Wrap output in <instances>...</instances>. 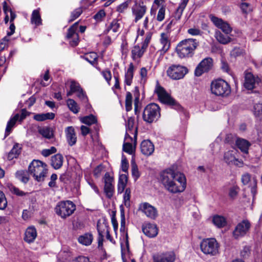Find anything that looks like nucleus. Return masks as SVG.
<instances>
[{"instance_id":"obj_15","label":"nucleus","mask_w":262,"mask_h":262,"mask_svg":"<svg viewBox=\"0 0 262 262\" xmlns=\"http://www.w3.org/2000/svg\"><path fill=\"white\" fill-rule=\"evenodd\" d=\"M213 67V60L210 57H207L201 61L196 67L194 74L196 76H200L203 73L207 72Z\"/></svg>"},{"instance_id":"obj_36","label":"nucleus","mask_w":262,"mask_h":262,"mask_svg":"<svg viewBox=\"0 0 262 262\" xmlns=\"http://www.w3.org/2000/svg\"><path fill=\"white\" fill-rule=\"evenodd\" d=\"M55 117V114L53 113L45 114H37L34 116L33 118L37 121H43L46 120H52Z\"/></svg>"},{"instance_id":"obj_12","label":"nucleus","mask_w":262,"mask_h":262,"mask_svg":"<svg viewBox=\"0 0 262 262\" xmlns=\"http://www.w3.org/2000/svg\"><path fill=\"white\" fill-rule=\"evenodd\" d=\"M29 115V113L26 109H23L20 116L18 114H16L13 117H11L7 124L5 138L7 137L10 134L17 121H22Z\"/></svg>"},{"instance_id":"obj_49","label":"nucleus","mask_w":262,"mask_h":262,"mask_svg":"<svg viewBox=\"0 0 262 262\" xmlns=\"http://www.w3.org/2000/svg\"><path fill=\"white\" fill-rule=\"evenodd\" d=\"M132 174L135 180H137L140 177L138 166L134 160L131 162Z\"/></svg>"},{"instance_id":"obj_44","label":"nucleus","mask_w":262,"mask_h":262,"mask_svg":"<svg viewBox=\"0 0 262 262\" xmlns=\"http://www.w3.org/2000/svg\"><path fill=\"white\" fill-rule=\"evenodd\" d=\"M82 123L90 125L97 122L96 118L93 115L83 117L80 119Z\"/></svg>"},{"instance_id":"obj_60","label":"nucleus","mask_w":262,"mask_h":262,"mask_svg":"<svg viewBox=\"0 0 262 262\" xmlns=\"http://www.w3.org/2000/svg\"><path fill=\"white\" fill-rule=\"evenodd\" d=\"M240 8L244 13H248L251 11L250 5L247 3H242L240 5Z\"/></svg>"},{"instance_id":"obj_11","label":"nucleus","mask_w":262,"mask_h":262,"mask_svg":"<svg viewBox=\"0 0 262 262\" xmlns=\"http://www.w3.org/2000/svg\"><path fill=\"white\" fill-rule=\"evenodd\" d=\"M251 225L248 220H244L235 226L233 236L235 239H238L245 236L249 232Z\"/></svg>"},{"instance_id":"obj_24","label":"nucleus","mask_w":262,"mask_h":262,"mask_svg":"<svg viewBox=\"0 0 262 262\" xmlns=\"http://www.w3.org/2000/svg\"><path fill=\"white\" fill-rule=\"evenodd\" d=\"M37 237V231L35 227L31 226L27 228L25 233L24 241L29 243H33Z\"/></svg>"},{"instance_id":"obj_37","label":"nucleus","mask_w":262,"mask_h":262,"mask_svg":"<svg viewBox=\"0 0 262 262\" xmlns=\"http://www.w3.org/2000/svg\"><path fill=\"white\" fill-rule=\"evenodd\" d=\"M145 49L143 48V47H140L138 45L134 47L132 50V56L133 59L140 58L145 51Z\"/></svg>"},{"instance_id":"obj_40","label":"nucleus","mask_w":262,"mask_h":262,"mask_svg":"<svg viewBox=\"0 0 262 262\" xmlns=\"http://www.w3.org/2000/svg\"><path fill=\"white\" fill-rule=\"evenodd\" d=\"M38 133L47 139H51L53 136L51 129L49 127H42L38 128Z\"/></svg>"},{"instance_id":"obj_55","label":"nucleus","mask_w":262,"mask_h":262,"mask_svg":"<svg viewBox=\"0 0 262 262\" xmlns=\"http://www.w3.org/2000/svg\"><path fill=\"white\" fill-rule=\"evenodd\" d=\"M104 167L102 165H101V164L99 165L94 170V171H93L94 176L96 178L100 177L101 173L104 171Z\"/></svg>"},{"instance_id":"obj_22","label":"nucleus","mask_w":262,"mask_h":262,"mask_svg":"<svg viewBox=\"0 0 262 262\" xmlns=\"http://www.w3.org/2000/svg\"><path fill=\"white\" fill-rule=\"evenodd\" d=\"M66 139L68 144L72 146L77 142V137L75 129L72 126H68L65 129Z\"/></svg>"},{"instance_id":"obj_63","label":"nucleus","mask_w":262,"mask_h":262,"mask_svg":"<svg viewBox=\"0 0 262 262\" xmlns=\"http://www.w3.org/2000/svg\"><path fill=\"white\" fill-rule=\"evenodd\" d=\"M101 74L102 75L104 79L106 80V81L110 84V82L112 79V75L111 71L109 70H104L101 72Z\"/></svg>"},{"instance_id":"obj_52","label":"nucleus","mask_w":262,"mask_h":262,"mask_svg":"<svg viewBox=\"0 0 262 262\" xmlns=\"http://www.w3.org/2000/svg\"><path fill=\"white\" fill-rule=\"evenodd\" d=\"M7 206V201L5 194L0 190V209L4 210Z\"/></svg>"},{"instance_id":"obj_59","label":"nucleus","mask_w":262,"mask_h":262,"mask_svg":"<svg viewBox=\"0 0 262 262\" xmlns=\"http://www.w3.org/2000/svg\"><path fill=\"white\" fill-rule=\"evenodd\" d=\"M244 53V50L239 48H234L231 52V55L234 57L239 56Z\"/></svg>"},{"instance_id":"obj_4","label":"nucleus","mask_w":262,"mask_h":262,"mask_svg":"<svg viewBox=\"0 0 262 262\" xmlns=\"http://www.w3.org/2000/svg\"><path fill=\"white\" fill-rule=\"evenodd\" d=\"M75 210L76 206L71 201H60L55 208L56 213L62 219L70 216Z\"/></svg>"},{"instance_id":"obj_19","label":"nucleus","mask_w":262,"mask_h":262,"mask_svg":"<svg viewBox=\"0 0 262 262\" xmlns=\"http://www.w3.org/2000/svg\"><path fill=\"white\" fill-rule=\"evenodd\" d=\"M139 210L144 213L147 217L152 220H155L158 216L157 209L147 202L141 203Z\"/></svg>"},{"instance_id":"obj_20","label":"nucleus","mask_w":262,"mask_h":262,"mask_svg":"<svg viewBox=\"0 0 262 262\" xmlns=\"http://www.w3.org/2000/svg\"><path fill=\"white\" fill-rule=\"evenodd\" d=\"M142 230L144 234L150 238L156 237L158 233V229L154 224H144L142 226Z\"/></svg>"},{"instance_id":"obj_31","label":"nucleus","mask_w":262,"mask_h":262,"mask_svg":"<svg viewBox=\"0 0 262 262\" xmlns=\"http://www.w3.org/2000/svg\"><path fill=\"white\" fill-rule=\"evenodd\" d=\"M181 3L180 4L173 15L174 19L177 21L180 19L183 11L185 9L189 0H181Z\"/></svg>"},{"instance_id":"obj_21","label":"nucleus","mask_w":262,"mask_h":262,"mask_svg":"<svg viewBox=\"0 0 262 262\" xmlns=\"http://www.w3.org/2000/svg\"><path fill=\"white\" fill-rule=\"evenodd\" d=\"M141 152L147 156L151 155L154 151L155 147L152 143L148 140H143L140 144Z\"/></svg>"},{"instance_id":"obj_14","label":"nucleus","mask_w":262,"mask_h":262,"mask_svg":"<svg viewBox=\"0 0 262 262\" xmlns=\"http://www.w3.org/2000/svg\"><path fill=\"white\" fill-rule=\"evenodd\" d=\"M125 125L126 134L125 135V140H127L128 138L129 140H132V137L130 136L133 135L134 141L136 142L138 134V128L135 125L134 118L133 117L128 118Z\"/></svg>"},{"instance_id":"obj_41","label":"nucleus","mask_w":262,"mask_h":262,"mask_svg":"<svg viewBox=\"0 0 262 262\" xmlns=\"http://www.w3.org/2000/svg\"><path fill=\"white\" fill-rule=\"evenodd\" d=\"M68 106L70 110L74 114H77L79 111V107L77 103L73 99H69L67 101Z\"/></svg>"},{"instance_id":"obj_62","label":"nucleus","mask_w":262,"mask_h":262,"mask_svg":"<svg viewBox=\"0 0 262 262\" xmlns=\"http://www.w3.org/2000/svg\"><path fill=\"white\" fill-rule=\"evenodd\" d=\"M187 32L188 34L192 36L200 35L201 34V31L200 29L195 27L189 29Z\"/></svg>"},{"instance_id":"obj_53","label":"nucleus","mask_w":262,"mask_h":262,"mask_svg":"<svg viewBox=\"0 0 262 262\" xmlns=\"http://www.w3.org/2000/svg\"><path fill=\"white\" fill-rule=\"evenodd\" d=\"M78 26V23H75L69 29L67 35L68 39L72 38V37L74 36V34H77L76 32V30Z\"/></svg>"},{"instance_id":"obj_35","label":"nucleus","mask_w":262,"mask_h":262,"mask_svg":"<svg viewBox=\"0 0 262 262\" xmlns=\"http://www.w3.org/2000/svg\"><path fill=\"white\" fill-rule=\"evenodd\" d=\"M93 239L92 234L86 233L78 237V242L85 246H89L91 244Z\"/></svg>"},{"instance_id":"obj_50","label":"nucleus","mask_w":262,"mask_h":262,"mask_svg":"<svg viewBox=\"0 0 262 262\" xmlns=\"http://www.w3.org/2000/svg\"><path fill=\"white\" fill-rule=\"evenodd\" d=\"M82 13V8L81 7H79L78 8L75 9L74 11L71 12L70 16V19L69 21H73L77 18Z\"/></svg>"},{"instance_id":"obj_1","label":"nucleus","mask_w":262,"mask_h":262,"mask_svg":"<svg viewBox=\"0 0 262 262\" xmlns=\"http://www.w3.org/2000/svg\"><path fill=\"white\" fill-rule=\"evenodd\" d=\"M160 180L165 189L172 193L182 192L186 187V180L184 174L175 172L171 169L163 171Z\"/></svg>"},{"instance_id":"obj_7","label":"nucleus","mask_w":262,"mask_h":262,"mask_svg":"<svg viewBox=\"0 0 262 262\" xmlns=\"http://www.w3.org/2000/svg\"><path fill=\"white\" fill-rule=\"evenodd\" d=\"M160 108L156 103H150L144 108L143 113V119L144 121L151 123L156 121L160 117Z\"/></svg>"},{"instance_id":"obj_33","label":"nucleus","mask_w":262,"mask_h":262,"mask_svg":"<svg viewBox=\"0 0 262 262\" xmlns=\"http://www.w3.org/2000/svg\"><path fill=\"white\" fill-rule=\"evenodd\" d=\"M120 27L121 23L120 21L119 20L114 19L108 26L105 32L108 33L112 31L114 33H117L120 31Z\"/></svg>"},{"instance_id":"obj_43","label":"nucleus","mask_w":262,"mask_h":262,"mask_svg":"<svg viewBox=\"0 0 262 262\" xmlns=\"http://www.w3.org/2000/svg\"><path fill=\"white\" fill-rule=\"evenodd\" d=\"M133 140V139L132 138V140H129V139L128 138V140L125 141L124 140V142L123 145V150L128 153L129 154H132L134 152V148L133 147L132 145V141Z\"/></svg>"},{"instance_id":"obj_29","label":"nucleus","mask_w":262,"mask_h":262,"mask_svg":"<svg viewBox=\"0 0 262 262\" xmlns=\"http://www.w3.org/2000/svg\"><path fill=\"white\" fill-rule=\"evenodd\" d=\"M236 145L243 152L247 154L250 143L246 140L238 138L236 141Z\"/></svg>"},{"instance_id":"obj_57","label":"nucleus","mask_w":262,"mask_h":262,"mask_svg":"<svg viewBox=\"0 0 262 262\" xmlns=\"http://www.w3.org/2000/svg\"><path fill=\"white\" fill-rule=\"evenodd\" d=\"M105 16V12L104 10H99L94 16V18L97 21H100Z\"/></svg>"},{"instance_id":"obj_56","label":"nucleus","mask_w":262,"mask_h":262,"mask_svg":"<svg viewBox=\"0 0 262 262\" xmlns=\"http://www.w3.org/2000/svg\"><path fill=\"white\" fill-rule=\"evenodd\" d=\"M56 152V148L55 147H51L49 149H45L42 150L41 154L45 157H48L52 154Z\"/></svg>"},{"instance_id":"obj_13","label":"nucleus","mask_w":262,"mask_h":262,"mask_svg":"<svg viewBox=\"0 0 262 262\" xmlns=\"http://www.w3.org/2000/svg\"><path fill=\"white\" fill-rule=\"evenodd\" d=\"M97 228L98 232V245L99 248L102 247L104 234L105 232L106 233V238L111 242L114 243L113 238L110 234L108 226L105 223H101L100 222H98Z\"/></svg>"},{"instance_id":"obj_3","label":"nucleus","mask_w":262,"mask_h":262,"mask_svg":"<svg viewBox=\"0 0 262 262\" xmlns=\"http://www.w3.org/2000/svg\"><path fill=\"white\" fill-rule=\"evenodd\" d=\"M29 172L38 182L42 181L47 173L46 165L42 162L34 160L29 166Z\"/></svg>"},{"instance_id":"obj_18","label":"nucleus","mask_w":262,"mask_h":262,"mask_svg":"<svg viewBox=\"0 0 262 262\" xmlns=\"http://www.w3.org/2000/svg\"><path fill=\"white\" fill-rule=\"evenodd\" d=\"M154 262H174L176 260V254L173 251L159 252L152 256Z\"/></svg>"},{"instance_id":"obj_51","label":"nucleus","mask_w":262,"mask_h":262,"mask_svg":"<svg viewBox=\"0 0 262 262\" xmlns=\"http://www.w3.org/2000/svg\"><path fill=\"white\" fill-rule=\"evenodd\" d=\"M10 191L14 194H15L19 196H23L26 194V193L19 190L18 188L15 186L11 185L9 187Z\"/></svg>"},{"instance_id":"obj_25","label":"nucleus","mask_w":262,"mask_h":262,"mask_svg":"<svg viewBox=\"0 0 262 262\" xmlns=\"http://www.w3.org/2000/svg\"><path fill=\"white\" fill-rule=\"evenodd\" d=\"M214 37L219 42L223 45L227 44L232 40L229 34H223L218 30L215 31Z\"/></svg>"},{"instance_id":"obj_32","label":"nucleus","mask_w":262,"mask_h":262,"mask_svg":"<svg viewBox=\"0 0 262 262\" xmlns=\"http://www.w3.org/2000/svg\"><path fill=\"white\" fill-rule=\"evenodd\" d=\"M21 147L18 143H15L12 149L8 153L7 159L9 160H12L14 158L18 157L21 152Z\"/></svg>"},{"instance_id":"obj_28","label":"nucleus","mask_w":262,"mask_h":262,"mask_svg":"<svg viewBox=\"0 0 262 262\" xmlns=\"http://www.w3.org/2000/svg\"><path fill=\"white\" fill-rule=\"evenodd\" d=\"M63 157L61 155L57 154L51 157V165L55 169L60 168L63 164Z\"/></svg>"},{"instance_id":"obj_10","label":"nucleus","mask_w":262,"mask_h":262,"mask_svg":"<svg viewBox=\"0 0 262 262\" xmlns=\"http://www.w3.org/2000/svg\"><path fill=\"white\" fill-rule=\"evenodd\" d=\"M187 73V68L180 65H172L167 71V75L174 80L183 78Z\"/></svg>"},{"instance_id":"obj_2","label":"nucleus","mask_w":262,"mask_h":262,"mask_svg":"<svg viewBox=\"0 0 262 262\" xmlns=\"http://www.w3.org/2000/svg\"><path fill=\"white\" fill-rule=\"evenodd\" d=\"M199 42L193 38H188L181 41L176 47V51L181 58L192 57L198 46Z\"/></svg>"},{"instance_id":"obj_48","label":"nucleus","mask_w":262,"mask_h":262,"mask_svg":"<svg viewBox=\"0 0 262 262\" xmlns=\"http://www.w3.org/2000/svg\"><path fill=\"white\" fill-rule=\"evenodd\" d=\"M16 178L22 182L26 183L29 181L27 172L24 170L18 171L16 172Z\"/></svg>"},{"instance_id":"obj_47","label":"nucleus","mask_w":262,"mask_h":262,"mask_svg":"<svg viewBox=\"0 0 262 262\" xmlns=\"http://www.w3.org/2000/svg\"><path fill=\"white\" fill-rule=\"evenodd\" d=\"M132 94L130 92H127L125 97V109L127 112L130 111L132 108Z\"/></svg>"},{"instance_id":"obj_5","label":"nucleus","mask_w":262,"mask_h":262,"mask_svg":"<svg viewBox=\"0 0 262 262\" xmlns=\"http://www.w3.org/2000/svg\"><path fill=\"white\" fill-rule=\"evenodd\" d=\"M211 93L218 96H226L230 93L229 84L223 79H217L212 81L210 85Z\"/></svg>"},{"instance_id":"obj_9","label":"nucleus","mask_w":262,"mask_h":262,"mask_svg":"<svg viewBox=\"0 0 262 262\" xmlns=\"http://www.w3.org/2000/svg\"><path fill=\"white\" fill-rule=\"evenodd\" d=\"M155 93L158 96L159 101L162 103L170 106H174L177 104L176 101L166 91L164 88L157 82L155 89Z\"/></svg>"},{"instance_id":"obj_26","label":"nucleus","mask_w":262,"mask_h":262,"mask_svg":"<svg viewBox=\"0 0 262 262\" xmlns=\"http://www.w3.org/2000/svg\"><path fill=\"white\" fill-rule=\"evenodd\" d=\"M134 66L133 63L129 64V67L125 73L124 83L125 85H131L134 77Z\"/></svg>"},{"instance_id":"obj_64","label":"nucleus","mask_w":262,"mask_h":262,"mask_svg":"<svg viewBox=\"0 0 262 262\" xmlns=\"http://www.w3.org/2000/svg\"><path fill=\"white\" fill-rule=\"evenodd\" d=\"M70 43L72 46H76L78 45L79 42V36L78 34H74V36L72 38L69 39Z\"/></svg>"},{"instance_id":"obj_45","label":"nucleus","mask_w":262,"mask_h":262,"mask_svg":"<svg viewBox=\"0 0 262 262\" xmlns=\"http://www.w3.org/2000/svg\"><path fill=\"white\" fill-rule=\"evenodd\" d=\"M81 89L79 84L75 81H72L70 85V90L67 93V96H70L74 93H77Z\"/></svg>"},{"instance_id":"obj_61","label":"nucleus","mask_w":262,"mask_h":262,"mask_svg":"<svg viewBox=\"0 0 262 262\" xmlns=\"http://www.w3.org/2000/svg\"><path fill=\"white\" fill-rule=\"evenodd\" d=\"M239 188L237 187L233 186L230 189L229 195L230 198L234 199L237 195Z\"/></svg>"},{"instance_id":"obj_54","label":"nucleus","mask_w":262,"mask_h":262,"mask_svg":"<svg viewBox=\"0 0 262 262\" xmlns=\"http://www.w3.org/2000/svg\"><path fill=\"white\" fill-rule=\"evenodd\" d=\"M151 36L152 33L150 32H148L146 33L145 39L142 44V46L143 47V49L146 50L151 40Z\"/></svg>"},{"instance_id":"obj_58","label":"nucleus","mask_w":262,"mask_h":262,"mask_svg":"<svg viewBox=\"0 0 262 262\" xmlns=\"http://www.w3.org/2000/svg\"><path fill=\"white\" fill-rule=\"evenodd\" d=\"M165 9L163 7H161L158 12L157 19L159 21H162L165 18Z\"/></svg>"},{"instance_id":"obj_30","label":"nucleus","mask_w":262,"mask_h":262,"mask_svg":"<svg viewBox=\"0 0 262 262\" xmlns=\"http://www.w3.org/2000/svg\"><path fill=\"white\" fill-rule=\"evenodd\" d=\"M255 79L252 74L247 73L245 77V87L248 90H252L254 88Z\"/></svg>"},{"instance_id":"obj_23","label":"nucleus","mask_w":262,"mask_h":262,"mask_svg":"<svg viewBox=\"0 0 262 262\" xmlns=\"http://www.w3.org/2000/svg\"><path fill=\"white\" fill-rule=\"evenodd\" d=\"M169 35L167 33H162L160 34V43L162 48L160 50L161 53H165L169 49L170 42L169 39Z\"/></svg>"},{"instance_id":"obj_42","label":"nucleus","mask_w":262,"mask_h":262,"mask_svg":"<svg viewBox=\"0 0 262 262\" xmlns=\"http://www.w3.org/2000/svg\"><path fill=\"white\" fill-rule=\"evenodd\" d=\"M131 3V0H126L116 7V11L119 13H124L127 10Z\"/></svg>"},{"instance_id":"obj_8","label":"nucleus","mask_w":262,"mask_h":262,"mask_svg":"<svg viewBox=\"0 0 262 262\" xmlns=\"http://www.w3.org/2000/svg\"><path fill=\"white\" fill-rule=\"evenodd\" d=\"M147 10V7L142 0L135 1L132 7L134 22L136 23L143 18L146 13Z\"/></svg>"},{"instance_id":"obj_46","label":"nucleus","mask_w":262,"mask_h":262,"mask_svg":"<svg viewBox=\"0 0 262 262\" xmlns=\"http://www.w3.org/2000/svg\"><path fill=\"white\" fill-rule=\"evenodd\" d=\"M130 196H131V190L130 188H127L125 189V192L123 195V201L124 205L129 208L130 206Z\"/></svg>"},{"instance_id":"obj_17","label":"nucleus","mask_w":262,"mask_h":262,"mask_svg":"<svg viewBox=\"0 0 262 262\" xmlns=\"http://www.w3.org/2000/svg\"><path fill=\"white\" fill-rule=\"evenodd\" d=\"M103 180L104 193L107 198L111 199L114 193V178L109 172H106L103 177Z\"/></svg>"},{"instance_id":"obj_39","label":"nucleus","mask_w":262,"mask_h":262,"mask_svg":"<svg viewBox=\"0 0 262 262\" xmlns=\"http://www.w3.org/2000/svg\"><path fill=\"white\" fill-rule=\"evenodd\" d=\"M83 58L92 65L94 66L97 63L98 55L95 52H90L85 54Z\"/></svg>"},{"instance_id":"obj_34","label":"nucleus","mask_w":262,"mask_h":262,"mask_svg":"<svg viewBox=\"0 0 262 262\" xmlns=\"http://www.w3.org/2000/svg\"><path fill=\"white\" fill-rule=\"evenodd\" d=\"M234 153L235 151L233 150L228 151L225 153L224 160L227 163L229 164L233 163L234 164L237 165V162L238 161L235 158Z\"/></svg>"},{"instance_id":"obj_38","label":"nucleus","mask_w":262,"mask_h":262,"mask_svg":"<svg viewBox=\"0 0 262 262\" xmlns=\"http://www.w3.org/2000/svg\"><path fill=\"white\" fill-rule=\"evenodd\" d=\"M213 224L219 228L224 227L226 225V219L221 215H215L212 219Z\"/></svg>"},{"instance_id":"obj_27","label":"nucleus","mask_w":262,"mask_h":262,"mask_svg":"<svg viewBox=\"0 0 262 262\" xmlns=\"http://www.w3.org/2000/svg\"><path fill=\"white\" fill-rule=\"evenodd\" d=\"M31 23L35 25V27L39 26L42 24L39 8L33 11L31 17Z\"/></svg>"},{"instance_id":"obj_6","label":"nucleus","mask_w":262,"mask_h":262,"mask_svg":"<svg viewBox=\"0 0 262 262\" xmlns=\"http://www.w3.org/2000/svg\"><path fill=\"white\" fill-rule=\"evenodd\" d=\"M200 248L202 252L206 255L215 256L219 253V245L214 238L203 239Z\"/></svg>"},{"instance_id":"obj_16","label":"nucleus","mask_w":262,"mask_h":262,"mask_svg":"<svg viewBox=\"0 0 262 262\" xmlns=\"http://www.w3.org/2000/svg\"><path fill=\"white\" fill-rule=\"evenodd\" d=\"M209 18L213 25L224 33L229 34L232 32V29L227 21L213 15H210Z\"/></svg>"}]
</instances>
